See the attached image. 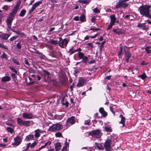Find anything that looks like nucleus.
<instances>
[{"label": "nucleus", "mask_w": 151, "mask_h": 151, "mask_svg": "<svg viewBox=\"0 0 151 151\" xmlns=\"http://www.w3.org/2000/svg\"><path fill=\"white\" fill-rule=\"evenodd\" d=\"M113 31L114 33L118 35L122 34L124 33V31L122 29L118 28L116 29H114Z\"/></svg>", "instance_id": "obj_15"}, {"label": "nucleus", "mask_w": 151, "mask_h": 151, "mask_svg": "<svg viewBox=\"0 0 151 151\" xmlns=\"http://www.w3.org/2000/svg\"><path fill=\"white\" fill-rule=\"evenodd\" d=\"M43 73L45 79L48 80L50 75V73L47 70L45 69L43 70Z\"/></svg>", "instance_id": "obj_16"}, {"label": "nucleus", "mask_w": 151, "mask_h": 151, "mask_svg": "<svg viewBox=\"0 0 151 151\" xmlns=\"http://www.w3.org/2000/svg\"><path fill=\"white\" fill-rule=\"evenodd\" d=\"M63 126L58 123L52 124L50 126L47 131L52 132H56L60 130L63 128Z\"/></svg>", "instance_id": "obj_2"}, {"label": "nucleus", "mask_w": 151, "mask_h": 151, "mask_svg": "<svg viewBox=\"0 0 151 151\" xmlns=\"http://www.w3.org/2000/svg\"><path fill=\"white\" fill-rule=\"evenodd\" d=\"M95 146L96 147L98 148L100 150H103L104 149V147L102 146L101 144L96 142L95 143Z\"/></svg>", "instance_id": "obj_31"}, {"label": "nucleus", "mask_w": 151, "mask_h": 151, "mask_svg": "<svg viewBox=\"0 0 151 151\" xmlns=\"http://www.w3.org/2000/svg\"><path fill=\"white\" fill-rule=\"evenodd\" d=\"M111 140L110 139H107L105 141L104 147L106 151H111Z\"/></svg>", "instance_id": "obj_6"}, {"label": "nucleus", "mask_w": 151, "mask_h": 151, "mask_svg": "<svg viewBox=\"0 0 151 151\" xmlns=\"http://www.w3.org/2000/svg\"><path fill=\"white\" fill-rule=\"evenodd\" d=\"M110 17L111 20L110 23L114 24L116 21V18L115 15L114 14L110 16Z\"/></svg>", "instance_id": "obj_22"}, {"label": "nucleus", "mask_w": 151, "mask_h": 151, "mask_svg": "<svg viewBox=\"0 0 151 151\" xmlns=\"http://www.w3.org/2000/svg\"><path fill=\"white\" fill-rule=\"evenodd\" d=\"M16 47L17 48L19 49H21V42L20 41L19 42H18L16 45Z\"/></svg>", "instance_id": "obj_45"}, {"label": "nucleus", "mask_w": 151, "mask_h": 151, "mask_svg": "<svg viewBox=\"0 0 151 151\" xmlns=\"http://www.w3.org/2000/svg\"><path fill=\"white\" fill-rule=\"evenodd\" d=\"M51 143V142L50 141H48L45 143V145L46 146L47 145H50Z\"/></svg>", "instance_id": "obj_64"}, {"label": "nucleus", "mask_w": 151, "mask_h": 151, "mask_svg": "<svg viewBox=\"0 0 151 151\" xmlns=\"http://www.w3.org/2000/svg\"><path fill=\"white\" fill-rule=\"evenodd\" d=\"M104 130L107 132H111L112 129L111 127L109 126H106L104 127Z\"/></svg>", "instance_id": "obj_29"}, {"label": "nucleus", "mask_w": 151, "mask_h": 151, "mask_svg": "<svg viewBox=\"0 0 151 151\" xmlns=\"http://www.w3.org/2000/svg\"><path fill=\"white\" fill-rule=\"evenodd\" d=\"M12 31L15 32L16 33V34H17L18 35H21L22 36L23 38H26L27 37V35L24 33L23 32H21L19 31H16L15 30H12Z\"/></svg>", "instance_id": "obj_20"}, {"label": "nucleus", "mask_w": 151, "mask_h": 151, "mask_svg": "<svg viewBox=\"0 0 151 151\" xmlns=\"http://www.w3.org/2000/svg\"><path fill=\"white\" fill-rule=\"evenodd\" d=\"M35 132V136L36 137H40V134L37 131Z\"/></svg>", "instance_id": "obj_56"}, {"label": "nucleus", "mask_w": 151, "mask_h": 151, "mask_svg": "<svg viewBox=\"0 0 151 151\" xmlns=\"http://www.w3.org/2000/svg\"><path fill=\"white\" fill-rule=\"evenodd\" d=\"M13 19L12 18L9 17L6 20V23L7 24L8 27L12 31V30H14L11 28V25Z\"/></svg>", "instance_id": "obj_13"}, {"label": "nucleus", "mask_w": 151, "mask_h": 151, "mask_svg": "<svg viewBox=\"0 0 151 151\" xmlns=\"http://www.w3.org/2000/svg\"><path fill=\"white\" fill-rule=\"evenodd\" d=\"M148 63H147L145 62L144 61H143L141 63V65H145L148 64Z\"/></svg>", "instance_id": "obj_63"}, {"label": "nucleus", "mask_w": 151, "mask_h": 151, "mask_svg": "<svg viewBox=\"0 0 151 151\" xmlns=\"http://www.w3.org/2000/svg\"><path fill=\"white\" fill-rule=\"evenodd\" d=\"M11 75L14 81H16V80H17V77L15 74L14 73H12Z\"/></svg>", "instance_id": "obj_40"}, {"label": "nucleus", "mask_w": 151, "mask_h": 151, "mask_svg": "<svg viewBox=\"0 0 151 151\" xmlns=\"http://www.w3.org/2000/svg\"><path fill=\"white\" fill-rule=\"evenodd\" d=\"M78 58L80 59H82L81 62L83 63L85 65H86L89 60L88 57L86 56H85L84 54L82 52H78Z\"/></svg>", "instance_id": "obj_4"}, {"label": "nucleus", "mask_w": 151, "mask_h": 151, "mask_svg": "<svg viewBox=\"0 0 151 151\" xmlns=\"http://www.w3.org/2000/svg\"><path fill=\"white\" fill-rule=\"evenodd\" d=\"M14 140L15 142L12 144L13 145L18 146L21 142L20 137L19 136H17L14 138Z\"/></svg>", "instance_id": "obj_12"}, {"label": "nucleus", "mask_w": 151, "mask_h": 151, "mask_svg": "<svg viewBox=\"0 0 151 151\" xmlns=\"http://www.w3.org/2000/svg\"><path fill=\"white\" fill-rule=\"evenodd\" d=\"M90 119H88V120H85L84 121V124L85 125H87L88 126H89L90 125Z\"/></svg>", "instance_id": "obj_44"}, {"label": "nucleus", "mask_w": 151, "mask_h": 151, "mask_svg": "<svg viewBox=\"0 0 151 151\" xmlns=\"http://www.w3.org/2000/svg\"><path fill=\"white\" fill-rule=\"evenodd\" d=\"M87 48L89 49H92L93 47L92 43H88L87 44Z\"/></svg>", "instance_id": "obj_39"}, {"label": "nucleus", "mask_w": 151, "mask_h": 151, "mask_svg": "<svg viewBox=\"0 0 151 151\" xmlns=\"http://www.w3.org/2000/svg\"><path fill=\"white\" fill-rule=\"evenodd\" d=\"M100 29L98 28H96L95 29L93 28H91L89 30H94L97 31L98 30H100Z\"/></svg>", "instance_id": "obj_58"}, {"label": "nucleus", "mask_w": 151, "mask_h": 151, "mask_svg": "<svg viewBox=\"0 0 151 151\" xmlns=\"http://www.w3.org/2000/svg\"><path fill=\"white\" fill-rule=\"evenodd\" d=\"M0 47L4 48L5 50H8V48L6 46H5L4 45L0 43Z\"/></svg>", "instance_id": "obj_46"}, {"label": "nucleus", "mask_w": 151, "mask_h": 151, "mask_svg": "<svg viewBox=\"0 0 151 151\" xmlns=\"http://www.w3.org/2000/svg\"><path fill=\"white\" fill-rule=\"evenodd\" d=\"M61 148V144L60 143L58 142L55 143V151H58Z\"/></svg>", "instance_id": "obj_28"}, {"label": "nucleus", "mask_w": 151, "mask_h": 151, "mask_svg": "<svg viewBox=\"0 0 151 151\" xmlns=\"http://www.w3.org/2000/svg\"><path fill=\"white\" fill-rule=\"evenodd\" d=\"M150 49H151V46H146L145 47V51L147 54L151 53V50H149Z\"/></svg>", "instance_id": "obj_33"}, {"label": "nucleus", "mask_w": 151, "mask_h": 151, "mask_svg": "<svg viewBox=\"0 0 151 151\" xmlns=\"http://www.w3.org/2000/svg\"><path fill=\"white\" fill-rule=\"evenodd\" d=\"M20 3H17L16 5L14 7L12 12L16 14L17 12V10L19 9V7L20 6Z\"/></svg>", "instance_id": "obj_19"}, {"label": "nucleus", "mask_w": 151, "mask_h": 151, "mask_svg": "<svg viewBox=\"0 0 151 151\" xmlns=\"http://www.w3.org/2000/svg\"><path fill=\"white\" fill-rule=\"evenodd\" d=\"M123 48L121 46L120 47L119 51L118 52V55L119 56L120 55L122 52Z\"/></svg>", "instance_id": "obj_43"}, {"label": "nucleus", "mask_w": 151, "mask_h": 151, "mask_svg": "<svg viewBox=\"0 0 151 151\" xmlns=\"http://www.w3.org/2000/svg\"><path fill=\"white\" fill-rule=\"evenodd\" d=\"M62 105H65L66 107V108H67L68 106L69 103L67 101H66L65 102V103H63Z\"/></svg>", "instance_id": "obj_54"}, {"label": "nucleus", "mask_w": 151, "mask_h": 151, "mask_svg": "<svg viewBox=\"0 0 151 151\" xmlns=\"http://www.w3.org/2000/svg\"><path fill=\"white\" fill-rule=\"evenodd\" d=\"M12 61L17 65H20V63H19V61L17 59H12Z\"/></svg>", "instance_id": "obj_42"}, {"label": "nucleus", "mask_w": 151, "mask_h": 151, "mask_svg": "<svg viewBox=\"0 0 151 151\" xmlns=\"http://www.w3.org/2000/svg\"><path fill=\"white\" fill-rule=\"evenodd\" d=\"M90 134L92 136H95L96 138H99L102 135L101 131L99 129L93 130L90 133Z\"/></svg>", "instance_id": "obj_7"}, {"label": "nucleus", "mask_w": 151, "mask_h": 151, "mask_svg": "<svg viewBox=\"0 0 151 151\" xmlns=\"http://www.w3.org/2000/svg\"><path fill=\"white\" fill-rule=\"evenodd\" d=\"M30 143H29L27 144L26 148L25 149L24 151H26L29 148V147H30Z\"/></svg>", "instance_id": "obj_55"}, {"label": "nucleus", "mask_w": 151, "mask_h": 151, "mask_svg": "<svg viewBox=\"0 0 151 151\" xmlns=\"http://www.w3.org/2000/svg\"><path fill=\"white\" fill-rule=\"evenodd\" d=\"M10 69L12 70V71H13L14 73H15L16 74H17V70H15L14 68L11 67H9Z\"/></svg>", "instance_id": "obj_52"}, {"label": "nucleus", "mask_w": 151, "mask_h": 151, "mask_svg": "<svg viewBox=\"0 0 151 151\" xmlns=\"http://www.w3.org/2000/svg\"><path fill=\"white\" fill-rule=\"evenodd\" d=\"M17 37V36H14L10 38L9 40L11 41H12L14 40H15Z\"/></svg>", "instance_id": "obj_57"}, {"label": "nucleus", "mask_w": 151, "mask_h": 151, "mask_svg": "<svg viewBox=\"0 0 151 151\" xmlns=\"http://www.w3.org/2000/svg\"><path fill=\"white\" fill-rule=\"evenodd\" d=\"M85 83V81L84 80L81 79L79 80L77 84V87H80L83 86Z\"/></svg>", "instance_id": "obj_26"}, {"label": "nucleus", "mask_w": 151, "mask_h": 151, "mask_svg": "<svg viewBox=\"0 0 151 151\" xmlns=\"http://www.w3.org/2000/svg\"><path fill=\"white\" fill-rule=\"evenodd\" d=\"M85 18V16L84 15L82 14L81 16L80 17V20L81 22H84L86 21Z\"/></svg>", "instance_id": "obj_34"}, {"label": "nucleus", "mask_w": 151, "mask_h": 151, "mask_svg": "<svg viewBox=\"0 0 151 151\" xmlns=\"http://www.w3.org/2000/svg\"><path fill=\"white\" fill-rule=\"evenodd\" d=\"M34 138V135L33 134H30L27 136L24 139V140L26 141H29L33 139Z\"/></svg>", "instance_id": "obj_23"}, {"label": "nucleus", "mask_w": 151, "mask_h": 151, "mask_svg": "<svg viewBox=\"0 0 151 151\" xmlns=\"http://www.w3.org/2000/svg\"><path fill=\"white\" fill-rule=\"evenodd\" d=\"M67 139L66 138V140H65V143H66V146H64L63 147V148L61 151H66L67 150V147L66 146L68 145V143L67 142Z\"/></svg>", "instance_id": "obj_38"}, {"label": "nucleus", "mask_w": 151, "mask_h": 151, "mask_svg": "<svg viewBox=\"0 0 151 151\" xmlns=\"http://www.w3.org/2000/svg\"><path fill=\"white\" fill-rule=\"evenodd\" d=\"M129 4L128 3H125L124 2L120 1V0L117 3V5H116V8L118 9L121 7L125 8L127 7Z\"/></svg>", "instance_id": "obj_9"}, {"label": "nucleus", "mask_w": 151, "mask_h": 151, "mask_svg": "<svg viewBox=\"0 0 151 151\" xmlns=\"http://www.w3.org/2000/svg\"><path fill=\"white\" fill-rule=\"evenodd\" d=\"M6 130L11 133H12L14 131V130L13 129L9 127H7Z\"/></svg>", "instance_id": "obj_37"}, {"label": "nucleus", "mask_w": 151, "mask_h": 151, "mask_svg": "<svg viewBox=\"0 0 151 151\" xmlns=\"http://www.w3.org/2000/svg\"><path fill=\"white\" fill-rule=\"evenodd\" d=\"M126 55V61L127 63H128L129 61V58L131 57V54L129 52H127L125 53Z\"/></svg>", "instance_id": "obj_25"}, {"label": "nucleus", "mask_w": 151, "mask_h": 151, "mask_svg": "<svg viewBox=\"0 0 151 151\" xmlns=\"http://www.w3.org/2000/svg\"><path fill=\"white\" fill-rule=\"evenodd\" d=\"M1 57H2L3 58H5L6 59H7V56L6 55L4 52V53L1 55Z\"/></svg>", "instance_id": "obj_53"}, {"label": "nucleus", "mask_w": 151, "mask_h": 151, "mask_svg": "<svg viewBox=\"0 0 151 151\" xmlns=\"http://www.w3.org/2000/svg\"><path fill=\"white\" fill-rule=\"evenodd\" d=\"M15 14H14V13H13L12 12H11L9 14V17L12 18V19H14V18L15 16Z\"/></svg>", "instance_id": "obj_48"}, {"label": "nucleus", "mask_w": 151, "mask_h": 151, "mask_svg": "<svg viewBox=\"0 0 151 151\" xmlns=\"http://www.w3.org/2000/svg\"><path fill=\"white\" fill-rule=\"evenodd\" d=\"M55 136L56 137H63L61 133L60 132H58L55 134Z\"/></svg>", "instance_id": "obj_41"}, {"label": "nucleus", "mask_w": 151, "mask_h": 151, "mask_svg": "<svg viewBox=\"0 0 151 151\" xmlns=\"http://www.w3.org/2000/svg\"><path fill=\"white\" fill-rule=\"evenodd\" d=\"M26 12V10L24 9L22 10L21 11L20 13L19 14V16H20V17L24 16V15L25 14Z\"/></svg>", "instance_id": "obj_35"}, {"label": "nucleus", "mask_w": 151, "mask_h": 151, "mask_svg": "<svg viewBox=\"0 0 151 151\" xmlns=\"http://www.w3.org/2000/svg\"><path fill=\"white\" fill-rule=\"evenodd\" d=\"M75 84L74 83H72V84L70 86V91H72L73 90V87L74 86Z\"/></svg>", "instance_id": "obj_60"}, {"label": "nucleus", "mask_w": 151, "mask_h": 151, "mask_svg": "<svg viewBox=\"0 0 151 151\" xmlns=\"http://www.w3.org/2000/svg\"><path fill=\"white\" fill-rule=\"evenodd\" d=\"M73 20L76 21H78L79 20V17L78 16H76L74 17Z\"/></svg>", "instance_id": "obj_62"}, {"label": "nucleus", "mask_w": 151, "mask_h": 151, "mask_svg": "<svg viewBox=\"0 0 151 151\" xmlns=\"http://www.w3.org/2000/svg\"><path fill=\"white\" fill-rule=\"evenodd\" d=\"M109 108L110 110L112 112L113 114H114V116L115 115V112L113 110V107L111 106H110L109 107Z\"/></svg>", "instance_id": "obj_51"}, {"label": "nucleus", "mask_w": 151, "mask_h": 151, "mask_svg": "<svg viewBox=\"0 0 151 151\" xmlns=\"http://www.w3.org/2000/svg\"><path fill=\"white\" fill-rule=\"evenodd\" d=\"M99 111L104 117H106L107 115V113L105 111L103 107L100 108Z\"/></svg>", "instance_id": "obj_17"}, {"label": "nucleus", "mask_w": 151, "mask_h": 151, "mask_svg": "<svg viewBox=\"0 0 151 151\" xmlns=\"http://www.w3.org/2000/svg\"><path fill=\"white\" fill-rule=\"evenodd\" d=\"M74 47H72L69 50L68 52L69 53V55H71L74 53L76 52L75 50L74 49Z\"/></svg>", "instance_id": "obj_30"}, {"label": "nucleus", "mask_w": 151, "mask_h": 151, "mask_svg": "<svg viewBox=\"0 0 151 151\" xmlns=\"http://www.w3.org/2000/svg\"><path fill=\"white\" fill-rule=\"evenodd\" d=\"M76 120L75 117L72 116L68 118L66 120L67 126L69 125V124L73 125L75 123Z\"/></svg>", "instance_id": "obj_10"}, {"label": "nucleus", "mask_w": 151, "mask_h": 151, "mask_svg": "<svg viewBox=\"0 0 151 151\" xmlns=\"http://www.w3.org/2000/svg\"><path fill=\"white\" fill-rule=\"evenodd\" d=\"M2 9L5 10L6 11H7L8 9V5H5L3 6Z\"/></svg>", "instance_id": "obj_59"}, {"label": "nucleus", "mask_w": 151, "mask_h": 151, "mask_svg": "<svg viewBox=\"0 0 151 151\" xmlns=\"http://www.w3.org/2000/svg\"><path fill=\"white\" fill-rule=\"evenodd\" d=\"M11 78L8 76H6L3 77L1 79V81L4 82L9 81L10 80Z\"/></svg>", "instance_id": "obj_21"}, {"label": "nucleus", "mask_w": 151, "mask_h": 151, "mask_svg": "<svg viewBox=\"0 0 151 151\" xmlns=\"http://www.w3.org/2000/svg\"><path fill=\"white\" fill-rule=\"evenodd\" d=\"M78 2L83 4H88L89 1L88 0H79Z\"/></svg>", "instance_id": "obj_36"}, {"label": "nucleus", "mask_w": 151, "mask_h": 151, "mask_svg": "<svg viewBox=\"0 0 151 151\" xmlns=\"http://www.w3.org/2000/svg\"><path fill=\"white\" fill-rule=\"evenodd\" d=\"M138 78H141L142 80H144L147 77V76L145 73H144L143 74L141 75H138Z\"/></svg>", "instance_id": "obj_32"}, {"label": "nucleus", "mask_w": 151, "mask_h": 151, "mask_svg": "<svg viewBox=\"0 0 151 151\" xmlns=\"http://www.w3.org/2000/svg\"><path fill=\"white\" fill-rule=\"evenodd\" d=\"M24 63L26 65H28V66H29L30 65V64L28 62L27 60V59H25L24 61Z\"/></svg>", "instance_id": "obj_61"}, {"label": "nucleus", "mask_w": 151, "mask_h": 151, "mask_svg": "<svg viewBox=\"0 0 151 151\" xmlns=\"http://www.w3.org/2000/svg\"><path fill=\"white\" fill-rule=\"evenodd\" d=\"M146 23H138L137 26L138 28H141L143 30H147L149 29V27L148 26L145 25Z\"/></svg>", "instance_id": "obj_11"}, {"label": "nucleus", "mask_w": 151, "mask_h": 151, "mask_svg": "<svg viewBox=\"0 0 151 151\" xmlns=\"http://www.w3.org/2000/svg\"><path fill=\"white\" fill-rule=\"evenodd\" d=\"M10 35L8 34L3 33L0 35V38L3 40H6L9 37Z\"/></svg>", "instance_id": "obj_18"}, {"label": "nucleus", "mask_w": 151, "mask_h": 151, "mask_svg": "<svg viewBox=\"0 0 151 151\" xmlns=\"http://www.w3.org/2000/svg\"><path fill=\"white\" fill-rule=\"evenodd\" d=\"M93 12L95 13H99L100 12V11L97 8L93 9Z\"/></svg>", "instance_id": "obj_47"}, {"label": "nucleus", "mask_w": 151, "mask_h": 151, "mask_svg": "<svg viewBox=\"0 0 151 151\" xmlns=\"http://www.w3.org/2000/svg\"><path fill=\"white\" fill-rule=\"evenodd\" d=\"M48 43L56 45L58 44H59V41L57 40H55L52 39H51L48 42Z\"/></svg>", "instance_id": "obj_27"}, {"label": "nucleus", "mask_w": 151, "mask_h": 151, "mask_svg": "<svg viewBox=\"0 0 151 151\" xmlns=\"http://www.w3.org/2000/svg\"><path fill=\"white\" fill-rule=\"evenodd\" d=\"M22 116L24 119H32L33 118V115L31 113H24L22 114Z\"/></svg>", "instance_id": "obj_14"}, {"label": "nucleus", "mask_w": 151, "mask_h": 151, "mask_svg": "<svg viewBox=\"0 0 151 151\" xmlns=\"http://www.w3.org/2000/svg\"><path fill=\"white\" fill-rule=\"evenodd\" d=\"M17 123L20 126L28 127L30 126V122L29 121H24L21 118L18 117L17 119Z\"/></svg>", "instance_id": "obj_3"}, {"label": "nucleus", "mask_w": 151, "mask_h": 151, "mask_svg": "<svg viewBox=\"0 0 151 151\" xmlns=\"http://www.w3.org/2000/svg\"><path fill=\"white\" fill-rule=\"evenodd\" d=\"M37 143V142L36 141H35L32 144H30V147H31V148H32L34 146H35L36 145Z\"/></svg>", "instance_id": "obj_49"}, {"label": "nucleus", "mask_w": 151, "mask_h": 151, "mask_svg": "<svg viewBox=\"0 0 151 151\" xmlns=\"http://www.w3.org/2000/svg\"><path fill=\"white\" fill-rule=\"evenodd\" d=\"M119 117L121 118V120L119 123L122 124L123 125L122 127H123L125 125V118L122 114L120 115Z\"/></svg>", "instance_id": "obj_24"}, {"label": "nucleus", "mask_w": 151, "mask_h": 151, "mask_svg": "<svg viewBox=\"0 0 151 151\" xmlns=\"http://www.w3.org/2000/svg\"><path fill=\"white\" fill-rule=\"evenodd\" d=\"M114 24H113L111 23H110L109 24V25L108 26L107 29V30H108L110 29H111L112 26L114 25Z\"/></svg>", "instance_id": "obj_50"}, {"label": "nucleus", "mask_w": 151, "mask_h": 151, "mask_svg": "<svg viewBox=\"0 0 151 151\" xmlns=\"http://www.w3.org/2000/svg\"><path fill=\"white\" fill-rule=\"evenodd\" d=\"M42 3V1H38L35 3L32 6V8L30 9L28 12L29 14H31L32 12L36 9V8L39 6Z\"/></svg>", "instance_id": "obj_8"}, {"label": "nucleus", "mask_w": 151, "mask_h": 151, "mask_svg": "<svg viewBox=\"0 0 151 151\" xmlns=\"http://www.w3.org/2000/svg\"><path fill=\"white\" fill-rule=\"evenodd\" d=\"M59 39V46L62 48H64L65 46L66 47L68 42V41L66 39H64L61 41L62 38L61 37H60Z\"/></svg>", "instance_id": "obj_5"}, {"label": "nucleus", "mask_w": 151, "mask_h": 151, "mask_svg": "<svg viewBox=\"0 0 151 151\" xmlns=\"http://www.w3.org/2000/svg\"><path fill=\"white\" fill-rule=\"evenodd\" d=\"M151 7L150 5L142 4L139 8L138 10L142 15L145 16L151 19V15L150 14V9Z\"/></svg>", "instance_id": "obj_1"}]
</instances>
